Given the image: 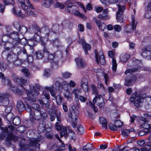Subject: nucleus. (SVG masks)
<instances>
[{
	"label": "nucleus",
	"instance_id": "39",
	"mask_svg": "<svg viewBox=\"0 0 151 151\" xmlns=\"http://www.w3.org/2000/svg\"><path fill=\"white\" fill-rule=\"evenodd\" d=\"M96 59L98 63H99L102 65H104L105 63V57H96Z\"/></svg>",
	"mask_w": 151,
	"mask_h": 151
},
{
	"label": "nucleus",
	"instance_id": "36",
	"mask_svg": "<svg viewBox=\"0 0 151 151\" xmlns=\"http://www.w3.org/2000/svg\"><path fill=\"white\" fill-rule=\"evenodd\" d=\"M101 123L102 127L105 129H107V122L106 120L104 117H101L99 119Z\"/></svg>",
	"mask_w": 151,
	"mask_h": 151
},
{
	"label": "nucleus",
	"instance_id": "27",
	"mask_svg": "<svg viewBox=\"0 0 151 151\" xmlns=\"http://www.w3.org/2000/svg\"><path fill=\"white\" fill-rule=\"evenodd\" d=\"M17 108L19 111H22L24 110L25 109L24 104L21 100H18L17 104Z\"/></svg>",
	"mask_w": 151,
	"mask_h": 151
},
{
	"label": "nucleus",
	"instance_id": "62",
	"mask_svg": "<svg viewBox=\"0 0 151 151\" xmlns=\"http://www.w3.org/2000/svg\"><path fill=\"white\" fill-rule=\"evenodd\" d=\"M98 17L101 20H106L109 18V17L108 16L104 15H99Z\"/></svg>",
	"mask_w": 151,
	"mask_h": 151
},
{
	"label": "nucleus",
	"instance_id": "33",
	"mask_svg": "<svg viewBox=\"0 0 151 151\" xmlns=\"http://www.w3.org/2000/svg\"><path fill=\"white\" fill-rule=\"evenodd\" d=\"M60 130V137H62L63 136H64L66 138L68 136V133L66 127L64 126Z\"/></svg>",
	"mask_w": 151,
	"mask_h": 151
},
{
	"label": "nucleus",
	"instance_id": "59",
	"mask_svg": "<svg viewBox=\"0 0 151 151\" xmlns=\"http://www.w3.org/2000/svg\"><path fill=\"white\" fill-rule=\"evenodd\" d=\"M32 109H33L34 110H41L39 105L35 103L32 104Z\"/></svg>",
	"mask_w": 151,
	"mask_h": 151
},
{
	"label": "nucleus",
	"instance_id": "8",
	"mask_svg": "<svg viewBox=\"0 0 151 151\" xmlns=\"http://www.w3.org/2000/svg\"><path fill=\"white\" fill-rule=\"evenodd\" d=\"M41 117V110H34L30 112V118L31 121H33L34 119L39 120Z\"/></svg>",
	"mask_w": 151,
	"mask_h": 151
},
{
	"label": "nucleus",
	"instance_id": "48",
	"mask_svg": "<svg viewBox=\"0 0 151 151\" xmlns=\"http://www.w3.org/2000/svg\"><path fill=\"white\" fill-rule=\"evenodd\" d=\"M51 42L53 45L55 47L58 46L60 43V41L57 38L52 40Z\"/></svg>",
	"mask_w": 151,
	"mask_h": 151
},
{
	"label": "nucleus",
	"instance_id": "58",
	"mask_svg": "<svg viewBox=\"0 0 151 151\" xmlns=\"http://www.w3.org/2000/svg\"><path fill=\"white\" fill-rule=\"evenodd\" d=\"M137 70L138 68H131L126 70L125 72V73L126 75H127V73L134 72Z\"/></svg>",
	"mask_w": 151,
	"mask_h": 151
},
{
	"label": "nucleus",
	"instance_id": "15",
	"mask_svg": "<svg viewBox=\"0 0 151 151\" xmlns=\"http://www.w3.org/2000/svg\"><path fill=\"white\" fill-rule=\"evenodd\" d=\"M151 46L148 45L141 49V55L142 57H151V50L149 49Z\"/></svg>",
	"mask_w": 151,
	"mask_h": 151
},
{
	"label": "nucleus",
	"instance_id": "3",
	"mask_svg": "<svg viewBox=\"0 0 151 151\" xmlns=\"http://www.w3.org/2000/svg\"><path fill=\"white\" fill-rule=\"evenodd\" d=\"M11 81L9 77H5L2 79V83L4 85L7 86L11 90L14 92L18 93L20 90L17 87L12 86L11 84Z\"/></svg>",
	"mask_w": 151,
	"mask_h": 151
},
{
	"label": "nucleus",
	"instance_id": "23",
	"mask_svg": "<svg viewBox=\"0 0 151 151\" xmlns=\"http://www.w3.org/2000/svg\"><path fill=\"white\" fill-rule=\"evenodd\" d=\"M12 12L16 16L21 17L22 18H23L25 17L24 14H22L21 10L19 7L17 8L16 9L14 7L13 9Z\"/></svg>",
	"mask_w": 151,
	"mask_h": 151
},
{
	"label": "nucleus",
	"instance_id": "31",
	"mask_svg": "<svg viewBox=\"0 0 151 151\" xmlns=\"http://www.w3.org/2000/svg\"><path fill=\"white\" fill-rule=\"evenodd\" d=\"M53 2V0H43L42 5L45 7L48 8L50 6Z\"/></svg>",
	"mask_w": 151,
	"mask_h": 151
},
{
	"label": "nucleus",
	"instance_id": "7",
	"mask_svg": "<svg viewBox=\"0 0 151 151\" xmlns=\"http://www.w3.org/2000/svg\"><path fill=\"white\" fill-rule=\"evenodd\" d=\"M93 104L96 103L97 105L100 108H103L105 104L104 99L101 95L96 96L93 100Z\"/></svg>",
	"mask_w": 151,
	"mask_h": 151
},
{
	"label": "nucleus",
	"instance_id": "47",
	"mask_svg": "<svg viewBox=\"0 0 151 151\" xmlns=\"http://www.w3.org/2000/svg\"><path fill=\"white\" fill-rule=\"evenodd\" d=\"M78 130V133L82 134L84 132V129L83 126L81 125H79L77 127Z\"/></svg>",
	"mask_w": 151,
	"mask_h": 151
},
{
	"label": "nucleus",
	"instance_id": "42",
	"mask_svg": "<svg viewBox=\"0 0 151 151\" xmlns=\"http://www.w3.org/2000/svg\"><path fill=\"white\" fill-rule=\"evenodd\" d=\"M30 50L29 52H27V51L26 49L24 48H23L22 50H21L20 52H19L17 53L18 54H22L23 53L24 55H26L27 57H31V54H32V53H30Z\"/></svg>",
	"mask_w": 151,
	"mask_h": 151
},
{
	"label": "nucleus",
	"instance_id": "38",
	"mask_svg": "<svg viewBox=\"0 0 151 151\" xmlns=\"http://www.w3.org/2000/svg\"><path fill=\"white\" fill-rule=\"evenodd\" d=\"M17 30L20 33L23 35L27 32V27L24 26H21V27Z\"/></svg>",
	"mask_w": 151,
	"mask_h": 151
},
{
	"label": "nucleus",
	"instance_id": "43",
	"mask_svg": "<svg viewBox=\"0 0 151 151\" xmlns=\"http://www.w3.org/2000/svg\"><path fill=\"white\" fill-rule=\"evenodd\" d=\"M52 73V71L50 69H46L44 70L43 75L45 77H48L50 76Z\"/></svg>",
	"mask_w": 151,
	"mask_h": 151
},
{
	"label": "nucleus",
	"instance_id": "16",
	"mask_svg": "<svg viewBox=\"0 0 151 151\" xmlns=\"http://www.w3.org/2000/svg\"><path fill=\"white\" fill-rule=\"evenodd\" d=\"M81 43L83 49L86 55L88 54V51L91 48V46L90 44L86 43L85 41L83 39H81L80 41Z\"/></svg>",
	"mask_w": 151,
	"mask_h": 151
},
{
	"label": "nucleus",
	"instance_id": "53",
	"mask_svg": "<svg viewBox=\"0 0 151 151\" xmlns=\"http://www.w3.org/2000/svg\"><path fill=\"white\" fill-rule=\"evenodd\" d=\"M95 57H102L104 56V54L101 51H98L97 50H95Z\"/></svg>",
	"mask_w": 151,
	"mask_h": 151
},
{
	"label": "nucleus",
	"instance_id": "57",
	"mask_svg": "<svg viewBox=\"0 0 151 151\" xmlns=\"http://www.w3.org/2000/svg\"><path fill=\"white\" fill-rule=\"evenodd\" d=\"M130 133V130L128 129H125L122 130V134L124 137H127Z\"/></svg>",
	"mask_w": 151,
	"mask_h": 151
},
{
	"label": "nucleus",
	"instance_id": "46",
	"mask_svg": "<svg viewBox=\"0 0 151 151\" xmlns=\"http://www.w3.org/2000/svg\"><path fill=\"white\" fill-rule=\"evenodd\" d=\"M42 37H41L40 35H38L37 33H35L34 36V39L38 43L39 42H40Z\"/></svg>",
	"mask_w": 151,
	"mask_h": 151
},
{
	"label": "nucleus",
	"instance_id": "51",
	"mask_svg": "<svg viewBox=\"0 0 151 151\" xmlns=\"http://www.w3.org/2000/svg\"><path fill=\"white\" fill-rule=\"evenodd\" d=\"M59 29V26L57 24H55L53 25L52 28V30L54 33H56L58 32Z\"/></svg>",
	"mask_w": 151,
	"mask_h": 151
},
{
	"label": "nucleus",
	"instance_id": "54",
	"mask_svg": "<svg viewBox=\"0 0 151 151\" xmlns=\"http://www.w3.org/2000/svg\"><path fill=\"white\" fill-rule=\"evenodd\" d=\"M11 132H9L10 134L7 136L6 139V141L8 142L9 144L10 143V141L13 140L14 138V136L12 134Z\"/></svg>",
	"mask_w": 151,
	"mask_h": 151
},
{
	"label": "nucleus",
	"instance_id": "13",
	"mask_svg": "<svg viewBox=\"0 0 151 151\" xmlns=\"http://www.w3.org/2000/svg\"><path fill=\"white\" fill-rule=\"evenodd\" d=\"M28 40H27L26 38H23L21 39L19 38V40L17 42H13V45L11 46L6 47V48L7 49L9 50L10 48H15V47L17 46L19 44L24 45L25 44L27 43Z\"/></svg>",
	"mask_w": 151,
	"mask_h": 151
},
{
	"label": "nucleus",
	"instance_id": "5",
	"mask_svg": "<svg viewBox=\"0 0 151 151\" xmlns=\"http://www.w3.org/2000/svg\"><path fill=\"white\" fill-rule=\"evenodd\" d=\"M117 5L118 7V10L116 13V19L117 22L122 23L124 21L122 16L123 12L125 10L126 8L124 6H121L119 5Z\"/></svg>",
	"mask_w": 151,
	"mask_h": 151
},
{
	"label": "nucleus",
	"instance_id": "60",
	"mask_svg": "<svg viewBox=\"0 0 151 151\" xmlns=\"http://www.w3.org/2000/svg\"><path fill=\"white\" fill-rule=\"evenodd\" d=\"M108 127L112 131H116L117 129V127L115 124L114 125L110 123L108 125Z\"/></svg>",
	"mask_w": 151,
	"mask_h": 151
},
{
	"label": "nucleus",
	"instance_id": "50",
	"mask_svg": "<svg viewBox=\"0 0 151 151\" xmlns=\"http://www.w3.org/2000/svg\"><path fill=\"white\" fill-rule=\"evenodd\" d=\"M56 101V102L58 105H60L61 102L62 98L61 97L60 95H59L57 96H55V97H54Z\"/></svg>",
	"mask_w": 151,
	"mask_h": 151
},
{
	"label": "nucleus",
	"instance_id": "55",
	"mask_svg": "<svg viewBox=\"0 0 151 151\" xmlns=\"http://www.w3.org/2000/svg\"><path fill=\"white\" fill-rule=\"evenodd\" d=\"M81 86L85 92H88V84H81Z\"/></svg>",
	"mask_w": 151,
	"mask_h": 151
},
{
	"label": "nucleus",
	"instance_id": "35",
	"mask_svg": "<svg viewBox=\"0 0 151 151\" xmlns=\"http://www.w3.org/2000/svg\"><path fill=\"white\" fill-rule=\"evenodd\" d=\"M142 127L144 129H148L151 128L150 125L148 123V122L146 120H144L142 122Z\"/></svg>",
	"mask_w": 151,
	"mask_h": 151
},
{
	"label": "nucleus",
	"instance_id": "21",
	"mask_svg": "<svg viewBox=\"0 0 151 151\" xmlns=\"http://www.w3.org/2000/svg\"><path fill=\"white\" fill-rule=\"evenodd\" d=\"M40 139L39 138H33L30 140L29 143V145L35 147H38L40 148V144L39 143Z\"/></svg>",
	"mask_w": 151,
	"mask_h": 151
},
{
	"label": "nucleus",
	"instance_id": "37",
	"mask_svg": "<svg viewBox=\"0 0 151 151\" xmlns=\"http://www.w3.org/2000/svg\"><path fill=\"white\" fill-rule=\"evenodd\" d=\"M92 149V145L90 143H88L86 145L83 146L82 148L83 150H86V151L91 150Z\"/></svg>",
	"mask_w": 151,
	"mask_h": 151
},
{
	"label": "nucleus",
	"instance_id": "40",
	"mask_svg": "<svg viewBox=\"0 0 151 151\" xmlns=\"http://www.w3.org/2000/svg\"><path fill=\"white\" fill-rule=\"evenodd\" d=\"M146 13L144 15V17L147 19H150L149 20V22L151 25V11L146 9Z\"/></svg>",
	"mask_w": 151,
	"mask_h": 151
},
{
	"label": "nucleus",
	"instance_id": "45",
	"mask_svg": "<svg viewBox=\"0 0 151 151\" xmlns=\"http://www.w3.org/2000/svg\"><path fill=\"white\" fill-rule=\"evenodd\" d=\"M82 90L81 89H78L76 88L74 89L72 91V93L75 95V96H79V93H81Z\"/></svg>",
	"mask_w": 151,
	"mask_h": 151
},
{
	"label": "nucleus",
	"instance_id": "25",
	"mask_svg": "<svg viewBox=\"0 0 151 151\" xmlns=\"http://www.w3.org/2000/svg\"><path fill=\"white\" fill-rule=\"evenodd\" d=\"M95 22L96 23L97 26L99 29L102 30L104 31V29L106 28V24L104 22L101 21L96 19L95 20Z\"/></svg>",
	"mask_w": 151,
	"mask_h": 151
},
{
	"label": "nucleus",
	"instance_id": "17",
	"mask_svg": "<svg viewBox=\"0 0 151 151\" xmlns=\"http://www.w3.org/2000/svg\"><path fill=\"white\" fill-rule=\"evenodd\" d=\"M33 28L35 31L39 32L40 33L42 32L46 35L47 36H48L49 35V32L48 28L47 27H43L41 29L38 26L35 25L33 26Z\"/></svg>",
	"mask_w": 151,
	"mask_h": 151
},
{
	"label": "nucleus",
	"instance_id": "2",
	"mask_svg": "<svg viewBox=\"0 0 151 151\" xmlns=\"http://www.w3.org/2000/svg\"><path fill=\"white\" fill-rule=\"evenodd\" d=\"M29 86L30 91L29 92L28 90H26V93L27 96L25 98V102L28 103L35 102L36 101L35 98L39 93V91L35 89L33 85H29Z\"/></svg>",
	"mask_w": 151,
	"mask_h": 151
},
{
	"label": "nucleus",
	"instance_id": "4",
	"mask_svg": "<svg viewBox=\"0 0 151 151\" xmlns=\"http://www.w3.org/2000/svg\"><path fill=\"white\" fill-rule=\"evenodd\" d=\"M132 24L127 25L125 27V31L127 33L133 32L136 28L137 23H136L134 16L132 15L131 17Z\"/></svg>",
	"mask_w": 151,
	"mask_h": 151
},
{
	"label": "nucleus",
	"instance_id": "20",
	"mask_svg": "<svg viewBox=\"0 0 151 151\" xmlns=\"http://www.w3.org/2000/svg\"><path fill=\"white\" fill-rule=\"evenodd\" d=\"M52 58L49 59V57H41L39 59H42L44 60V62H46L48 61H49L50 63L53 64H55L57 65L58 63V61L57 60V57H52Z\"/></svg>",
	"mask_w": 151,
	"mask_h": 151
},
{
	"label": "nucleus",
	"instance_id": "30",
	"mask_svg": "<svg viewBox=\"0 0 151 151\" xmlns=\"http://www.w3.org/2000/svg\"><path fill=\"white\" fill-rule=\"evenodd\" d=\"M77 118V116L76 114L74 113L73 114L72 113L71 115V120L72 122V127L75 128L76 127L77 124L76 120Z\"/></svg>",
	"mask_w": 151,
	"mask_h": 151
},
{
	"label": "nucleus",
	"instance_id": "56",
	"mask_svg": "<svg viewBox=\"0 0 151 151\" xmlns=\"http://www.w3.org/2000/svg\"><path fill=\"white\" fill-rule=\"evenodd\" d=\"M61 113L60 111H57L55 113V115L56 116L57 121L60 122L61 121V118L60 116Z\"/></svg>",
	"mask_w": 151,
	"mask_h": 151
},
{
	"label": "nucleus",
	"instance_id": "52",
	"mask_svg": "<svg viewBox=\"0 0 151 151\" xmlns=\"http://www.w3.org/2000/svg\"><path fill=\"white\" fill-rule=\"evenodd\" d=\"M4 2L5 5H13L14 4L13 0H4Z\"/></svg>",
	"mask_w": 151,
	"mask_h": 151
},
{
	"label": "nucleus",
	"instance_id": "11",
	"mask_svg": "<svg viewBox=\"0 0 151 151\" xmlns=\"http://www.w3.org/2000/svg\"><path fill=\"white\" fill-rule=\"evenodd\" d=\"M65 10L66 12L72 13L75 15L79 14V12L78 10V7L76 5L68 6L65 8Z\"/></svg>",
	"mask_w": 151,
	"mask_h": 151
},
{
	"label": "nucleus",
	"instance_id": "12",
	"mask_svg": "<svg viewBox=\"0 0 151 151\" xmlns=\"http://www.w3.org/2000/svg\"><path fill=\"white\" fill-rule=\"evenodd\" d=\"M43 57H49L50 55L53 57L62 56V52L60 51H58L53 54L51 53L48 51L46 47H45L43 49Z\"/></svg>",
	"mask_w": 151,
	"mask_h": 151
},
{
	"label": "nucleus",
	"instance_id": "1",
	"mask_svg": "<svg viewBox=\"0 0 151 151\" xmlns=\"http://www.w3.org/2000/svg\"><path fill=\"white\" fill-rule=\"evenodd\" d=\"M146 99L147 104H151V97H147L146 94L144 93L142 90H140L138 92L136 91L132 94L130 101L131 102H133L136 107L138 108L140 106V104Z\"/></svg>",
	"mask_w": 151,
	"mask_h": 151
},
{
	"label": "nucleus",
	"instance_id": "63",
	"mask_svg": "<svg viewBox=\"0 0 151 151\" xmlns=\"http://www.w3.org/2000/svg\"><path fill=\"white\" fill-rule=\"evenodd\" d=\"M63 127L60 123L58 122H57L55 125V128L57 130L61 129Z\"/></svg>",
	"mask_w": 151,
	"mask_h": 151
},
{
	"label": "nucleus",
	"instance_id": "6",
	"mask_svg": "<svg viewBox=\"0 0 151 151\" xmlns=\"http://www.w3.org/2000/svg\"><path fill=\"white\" fill-rule=\"evenodd\" d=\"M19 34L18 32L16 31H13V32L10 33L9 34L4 35L1 38V40L3 42H5L6 41L3 40L4 38V37L7 36L8 37L11 38L13 39V41L14 42H17L19 40Z\"/></svg>",
	"mask_w": 151,
	"mask_h": 151
},
{
	"label": "nucleus",
	"instance_id": "24",
	"mask_svg": "<svg viewBox=\"0 0 151 151\" xmlns=\"http://www.w3.org/2000/svg\"><path fill=\"white\" fill-rule=\"evenodd\" d=\"M1 125V119L0 118V129L2 131V134H4L3 136H2L0 134V139H3L6 134H7L8 132V129L7 127H3Z\"/></svg>",
	"mask_w": 151,
	"mask_h": 151
},
{
	"label": "nucleus",
	"instance_id": "64",
	"mask_svg": "<svg viewBox=\"0 0 151 151\" xmlns=\"http://www.w3.org/2000/svg\"><path fill=\"white\" fill-rule=\"evenodd\" d=\"M114 29L115 31L119 32L121 30V27L118 25H115L114 26Z\"/></svg>",
	"mask_w": 151,
	"mask_h": 151
},
{
	"label": "nucleus",
	"instance_id": "26",
	"mask_svg": "<svg viewBox=\"0 0 151 151\" xmlns=\"http://www.w3.org/2000/svg\"><path fill=\"white\" fill-rule=\"evenodd\" d=\"M19 4H20L22 8V9L28 13L29 11V9L28 8V6L25 4L24 0H17Z\"/></svg>",
	"mask_w": 151,
	"mask_h": 151
},
{
	"label": "nucleus",
	"instance_id": "44",
	"mask_svg": "<svg viewBox=\"0 0 151 151\" xmlns=\"http://www.w3.org/2000/svg\"><path fill=\"white\" fill-rule=\"evenodd\" d=\"M13 123L15 126H17L20 123V120L19 117L18 116L15 117L13 120Z\"/></svg>",
	"mask_w": 151,
	"mask_h": 151
},
{
	"label": "nucleus",
	"instance_id": "61",
	"mask_svg": "<svg viewBox=\"0 0 151 151\" xmlns=\"http://www.w3.org/2000/svg\"><path fill=\"white\" fill-rule=\"evenodd\" d=\"M25 109L24 110H25L29 112H30H30H32L33 110V109H32L30 106L27 104H26V106L25 105Z\"/></svg>",
	"mask_w": 151,
	"mask_h": 151
},
{
	"label": "nucleus",
	"instance_id": "34",
	"mask_svg": "<svg viewBox=\"0 0 151 151\" xmlns=\"http://www.w3.org/2000/svg\"><path fill=\"white\" fill-rule=\"evenodd\" d=\"M64 96L68 99L71 101L72 100V99L71 97V93L68 90H66L65 91L64 93Z\"/></svg>",
	"mask_w": 151,
	"mask_h": 151
},
{
	"label": "nucleus",
	"instance_id": "41",
	"mask_svg": "<svg viewBox=\"0 0 151 151\" xmlns=\"http://www.w3.org/2000/svg\"><path fill=\"white\" fill-rule=\"evenodd\" d=\"M112 69L113 71L116 72V68L117 65L116 63V60L114 57H112Z\"/></svg>",
	"mask_w": 151,
	"mask_h": 151
},
{
	"label": "nucleus",
	"instance_id": "9",
	"mask_svg": "<svg viewBox=\"0 0 151 151\" xmlns=\"http://www.w3.org/2000/svg\"><path fill=\"white\" fill-rule=\"evenodd\" d=\"M12 78L14 81L18 83L22 87L24 90H26L24 87V86L27 83V79L25 78H19L17 76L14 75L12 76Z\"/></svg>",
	"mask_w": 151,
	"mask_h": 151
},
{
	"label": "nucleus",
	"instance_id": "10",
	"mask_svg": "<svg viewBox=\"0 0 151 151\" xmlns=\"http://www.w3.org/2000/svg\"><path fill=\"white\" fill-rule=\"evenodd\" d=\"M50 99V95L48 93L44 91L42 95L41 100L43 104H45L47 108H48L49 105L48 104Z\"/></svg>",
	"mask_w": 151,
	"mask_h": 151
},
{
	"label": "nucleus",
	"instance_id": "19",
	"mask_svg": "<svg viewBox=\"0 0 151 151\" xmlns=\"http://www.w3.org/2000/svg\"><path fill=\"white\" fill-rule=\"evenodd\" d=\"M75 61L78 68H79L84 67L86 65L85 62L81 57L76 58Z\"/></svg>",
	"mask_w": 151,
	"mask_h": 151
},
{
	"label": "nucleus",
	"instance_id": "29",
	"mask_svg": "<svg viewBox=\"0 0 151 151\" xmlns=\"http://www.w3.org/2000/svg\"><path fill=\"white\" fill-rule=\"evenodd\" d=\"M16 59L15 61L12 60L13 59V57H8L7 59L9 62L14 63L15 65L17 66L20 65L22 63V61L20 60L18 58V57H16Z\"/></svg>",
	"mask_w": 151,
	"mask_h": 151
},
{
	"label": "nucleus",
	"instance_id": "22",
	"mask_svg": "<svg viewBox=\"0 0 151 151\" xmlns=\"http://www.w3.org/2000/svg\"><path fill=\"white\" fill-rule=\"evenodd\" d=\"M27 43L30 46V53H33L34 51L33 47L36 45L37 43L34 39H30L28 40Z\"/></svg>",
	"mask_w": 151,
	"mask_h": 151
},
{
	"label": "nucleus",
	"instance_id": "49",
	"mask_svg": "<svg viewBox=\"0 0 151 151\" xmlns=\"http://www.w3.org/2000/svg\"><path fill=\"white\" fill-rule=\"evenodd\" d=\"M91 87L92 88V93L96 96L98 95V91L95 85L93 84H92Z\"/></svg>",
	"mask_w": 151,
	"mask_h": 151
},
{
	"label": "nucleus",
	"instance_id": "18",
	"mask_svg": "<svg viewBox=\"0 0 151 151\" xmlns=\"http://www.w3.org/2000/svg\"><path fill=\"white\" fill-rule=\"evenodd\" d=\"M10 96L8 93L1 94L0 96V102L3 103L4 105L6 106L9 103V98Z\"/></svg>",
	"mask_w": 151,
	"mask_h": 151
},
{
	"label": "nucleus",
	"instance_id": "28",
	"mask_svg": "<svg viewBox=\"0 0 151 151\" xmlns=\"http://www.w3.org/2000/svg\"><path fill=\"white\" fill-rule=\"evenodd\" d=\"M10 44V43L8 42L7 43H6L5 45H4V49H5V50L2 53V56H7V57H9L10 56H11L12 55L9 53L8 51L10 49H14V48H11L9 50H8L6 48V47H7V46L9 45Z\"/></svg>",
	"mask_w": 151,
	"mask_h": 151
},
{
	"label": "nucleus",
	"instance_id": "32",
	"mask_svg": "<svg viewBox=\"0 0 151 151\" xmlns=\"http://www.w3.org/2000/svg\"><path fill=\"white\" fill-rule=\"evenodd\" d=\"M45 88L46 90L50 91L52 96H53L54 98L55 97V96H56L55 95L56 93L54 91V88L53 86H52L50 87L46 86Z\"/></svg>",
	"mask_w": 151,
	"mask_h": 151
},
{
	"label": "nucleus",
	"instance_id": "14",
	"mask_svg": "<svg viewBox=\"0 0 151 151\" xmlns=\"http://www.w3.org/2000/svg\"><path fill=\"white\" fill-rule=\"evenodd\" d=\"M137 77L135 76L130 74L129 76L127 77L125 79V85L127 86H129L135 81Z\"/></svg>",
	"mask_w": 151,
	"mask_h": 151
}]
</instances>
